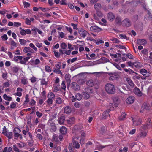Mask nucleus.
<instances>
[{
	"mask_svg": "<svg viewBox=\"0 0 152 152\" xmlns=\"http://www.w3.org/2000/svg\"><path fill=\"white\" fill-rule=\"evenodd\" d=\"M104 88L108 94H113L115 91V86L111 83H107L104 86Z\"/></svg>",
	"mask_w": 152,
	"mask_h": 152,
	"instance_id": "obj_1",
	"label": "nucleus"
},
{
	"mask_svg": "<svg viewBox=\"0 0 152 152\" xmlns=\"http://www.w3.org/2000/svg\"><path fill=\"white\" fill-rule=\"evenodd\" d=\"M79 137L76 136H74L72 139L73 143V146L76 149H78L80 148V144H79Z\"/></svg>",
	"mask_w": 152,
	"mask_h": 152,
	"instance_id": "obj_2",
	"label": "nucleus"
},
{
	"mask_svg": "<svg viewBox=\"0 0 152 152\" xmlns=\"http://www.w3.org/2000/svg\"><path fill=\"white\" fill-rule=\"evenodd\" d=\"M107 74L110 76L109 80L110 81H114L118 78V75L115 72H107Z\"/></svg>",
	"mask_w": 152,
	"mask_h": 152,
	"instance_id": "obj_3",
	"label": "nucleus"
},
{
	"mask_svg": "<svg viewBox=\"0 0 152 152\" xmlns=\"http://www.w3.org/2000/svg\"><path fill=\"white\" fill-rule=\"evenodd\" d=\"M78 32L81 36L83 38H85L88 34L87 31L81 28L79 30Z\"/></svg>",
	"mask_w": 152,
	"mask_h": 152,
	"instance_id": "obj_4",
	"label": "nucleus"
},
{
	"mask_svg": "<svg viewBox=\"0 0 152 152\" xmlns=\"http://www.w3.org/2000/svg\"><path fill=\"white\" fill-rule=\"evenodd\" d=\"M90 30L92 31L98 32L100 31L102 29L96 26H93L90 27Z\"/></svg>",
	"mask_w": 152,
	"mask_h": 152,
	"instance_id": "obj_5",
	"label": "nucleus"
},
{
	"mask_svg": "<svg viewBox=\"0 0 152 152\" xmlns=\"http://www.w3.org/2000/svg\"><path fill=\"white\" fill-rule=\"evenodd\" d=\"M151 109V107L149 104L144 103L142 105L141 110V112H142V110H149Z\"/></svg>",
	"mask_w": 152,
	"mask_h": 152,
	"instance_id": "obj_6",
	"label": "nucleus"
},
{
	"mask_svg": "<svg viewBox=\"0 0 152 152\" xmlns=\"http://www.w3.org/2000/svg\"><path fill=\"white\" fill-rule=\"evenodd\" d=\"M75 98H74V96H73V98L72 99V101L73 102H75L76 101V99L78 100H80L82 97V95L80 93H77L75 95Z\"/></svg>",
	"mask_w": 152,
	"mask_h": 152,
	"instance_id": "obj_7",
	"label": "nucleus"
},
{
	"mask_svg": "<svg viewBox=\"0 0 152 152\" xmlns=\"http://www.w3.org/2000/svg\"><path fill=\"white\" fill-rule=\"evenodd\" d=\"M134 93L139 96H141L142 95V93L140 90L137 87L134 88L133 90Z\"/></svg>",
	"mask_w": 152,
	"mask_h": 152,
	"instance_id": "obj_8",
	"label": "nucleus"
},
{
	"mask_svg": "<svg viewBox=\"0 0 152 152\" xmlns=\"http://www.w3.org/2000/svg\"><path fill=\"white\" fill-rule=\"evenodd\" d=\"M107 17L109 21H113L114 20L115 16L112 12H110L107 14Z\"/></svg>",
	"mask_w": 152,
	"mask_h": 152,
	"instance_id": "obj_9",
	"label": "nucleus"
},
{
	"mask_svg": "<svg viewBox=\"0 0 152 152\" xmlns=\"http://www.w3.org/2000/svg\"><path fill=\"white\" fill-rule=\"evenodd\" d=\"M147 133L145 132L140 131L139 133L137 135V137L138 139H140L145 137Z\"/></svg>",
	"mask_w": 152,
	"mask_h": 152,
	"instance_id": "obj_10",
	"label": "nucleus"
},
{
	"mask_svg": "<svg viewBox=\"0 0 152 152\" xmlns=\"http://www.w3.org/2000/svg\"><path fill=\"white\" fill-rule=\"evenodd\" d=\"M71 87L75 90H79L80 87L76 82H72L71 85Z\"/></svg>",
	"mask_w": 152,
	"mask_h": 152,
	"instance_id": "obj_11",
	"label": "nucleus"
},
{
	"mask_svg": "<svg viewBox=\"0 0 152 152\" xmlns=\"http://www.w3.org/2000/svg\"><path fill=\"white\" fill-rule=\"evenodd\" d=\"M131 25V22L128 18L124 19V27H126L130 26Z\"/></svg>",
	"mask_w": 152,
	"mask_h": 152,
	"instance_id": "obj_12",
	"label": "nucleus"
},
{
	"mask_svg": "<svg viewBox=\"0 0 152 152\" xmlns=\"http://www.w3.org/2000/svg\"><path fill=\"white\" fill-rule=\"evenodd\" d=\"M137 43L138 45H144L147 43V41L145 39H138L137 40Z\"/></svg>",
	"mask_w": 152,
	"mask_h": 152,
	"instance_id": "obj_13",
	"label": "nucleus"
},
{
	"mask_svg": "<svg viewBox=\"0 0 152 152\" xmlns=\"http://www.w3.org/2000/svg\"><path fill=\"white\" fill-rule=\"evenodd\" d=\"M134 98L133 96H129L126 99V102L128 104H132L134 102Z\"/></svg>",
	"mask_w": 152,
	"mask_h": 152,
	"instance_id": "obj_14",
	"label": "nucleus"
},
{
	"mask_svg": "<svg viewBox=\"0 0 152 152\" xmlns=\"http://www.w3.org/2000/svg\"><path fill=\"white\" fill-rule=\"evenodd\" d=\"M110 112V110H107L105 111H104L102 115V118L103 119H105L107 116H110L109 113Z\"/></svg>",
	"mask_w": 152,
	"mask_h": 152,
	"instance_id": "obj_15",
	"label": "nucleus"
},
{
	"mask_svg": "<svg viewBox=\"0 0 152 152\" xmlns=\"http://www.w3.org/2000/svg\"><path fill=\"white\" fill-rule=\"evenodd\" d=\"M125 55H126V56L125 57H124V61H126L128 58L130 59H132L134 58L133 56L130 53H128L126 54L124 53V56H125Z\"/></svg>",
	"mask_w": 152,
	"mask_h": 152,
	"instance_id": "obj_16",
	"label": "nucleus"
},
{
	"mask_svg": "<svg viewBox=\"0 0 152 152\" xmlns=\"http://www.w3.org/2000/svg\"><path fill=\"white\" fill-rule=\"evenodd\" d=\"M60 132L62 135L65 134L67 132V129L64 126H62L60 128Z\"/></svg>",
	"mask_w": 152,
	"mask_h": 152,
	"instance_id": "obj_17",
	"label": "nucleus"
},
{
	"mask_svg": "<svg viewBox=\"0 0 152 152\" xmlns=\"http://www.w3.org/2000/svg\"><path fill=\"white\" fill-rule=\"evenodd\" d=\"M23 51L26 53L28 52H30L31 53H34V50L30 48V47H25L23 50Z\"/></svg>",
	"mask_w": 152,
	"mask_h": 152,
	"instance_id": "obj_18",
	"label": "nucleus"
},
{
	"mask_svg": "<svg viewBox=\"0 0 152 152\" xmlns=\"http://www.w3.org/2000/svg\"><path fill=\"white\" fill-rule=\"evenodd\" d=\"M133 124H134V125L137 126L139 125H140L141 123V120L140 118H138L137 120V121H134L133 119Z\"/></svg>",
	"mask_w": 152,
	"mask_h": 152,
	"instance_id": "obj_19",
	"label": "nucleus"
},
{
	"mask_svg": "<svg viewBox=\"0 0 152 152\" xmlns=\"http://www.w3.org/2000/svg\"><path fill=\"white\" fill-rule=\"evenodd\" d=\"M70 75L69 74H66L65 75V79L67 83L70 84L71 82L70 80Z\"/></svg>",
	"mask_w": 152,
	"mask_h": 152,
	"instance_id": "obj_20",
	"label": "nucleus"
},
{
	"mask_svg": "<svg viewBox=\"0 0 152 152\" xmlns=\"http://www.w3.org/2000/svg\"><path fill=\"white\" fill-rule=\"evenodd\" d=\"M72 110L69 106L66 107L64 109V111L66 114H69L71 113Z\"/></svg>",
	"mask_w": 152,
	"mask_h": 152,
	"instance_id": "obj_21",
	"label": "nucleus"
},
{
	"mask_svg": "<svg viewBox=\"0 0 152 152\" xmlns=\"http://www.w3.org/2000/svg\"><path fill=\"white\" fill-rule=\"evenodd\" d=\"M65 120V117L64 116H61L58 119V122L60 124H63Z\"/></svg>",
	"mask_w": 152,
	"mask_h": 152,
	"instance_id": "obj_22",
	"label": "nucleus"
},
{
	"mask_svg": "<svg viewBox=\"0 0 152 152\" xmlns=\"http://www.w3.org/2000/svg\"><path fill=\"white\" fill-rule=\"evenodd\" d=\"M31 58L30 57H25L23 58V60H22L20 61V63L22 64H26V62H27L29 59Z\"/></svg>",
	"mask_w": 152,
	"mask_h": 152,
	"instance_id": "obj_23",
	"label": "nucleus"
},
{
	"mask_svg": "<svg viewBox=\"0 0 152 152\" xmlns=\"http://www.w3.org/2000/svg\"><path fill=\"white\" fill-rule=\"evenodd\" d=\"M10 49L11 50H13L16 47V44L15 42L12 39L10 42Z\"/></svg>",
	"mask_w": 152,
	"mask_h": 152,
	"instance_id": "obj_24",
	"label": "nucleus"
},
{
	"mask_svg": "<svg viewBox=\"0 0 152 152\" xmlns=\"http://www.w3.org/2000/svg\"><path fill=\"white\" fill-rule=\"evenodd\" d=\"M146 126L147 128H150L151 127V122L150 118H148L146 122Z\"/></svg>",
	"mask_w": 152,
	"mask_h": 152,
	"instance_id": "obj_25",
	"label": "nucleus"
},
{
	"mask_svg": "<svg viewBox=\"0 0 152 152\" xmlns=\"http://www.w3.org/2000/svg\"><path fill=\"white\" fill-rule=\"evenodd\" d=\"M75 118L74 117H72L69 118V119L66 120L67 122L69 124H73L74 122Z\"/></svg>",
	"mask_w": 152,
	"mask_h": 152,
	"instance_id": "obj_26",
	"label": "nucleus"
},
{
	"mask_svg": "<svg viewBox=\"0 0 152 152\" xmlns=\"http://www.w3.org/2000/svg\"><path fill=\"white\" fill-rule=\"evenodd\" d=\"M133 66L137 68H140L142 66V64L139 62H134Z\"/></svg>",
	"mask_w": 152,
	"mask_h": 152,
	"instance_id": "obj_27",
	"label": "nucleus"
},
{
	"mask_svg": "<svg viewBox=\"0 0 152 152\" xmlns=\"http://www.w3.org/2000/svg\"><path fill=\"white\" fill-rule=\"evenodd\" d=\"M23 59V56H15L13 58V60L15 61L18 62V60H19L21 61Z\"/></svg>",
	"mask_w": 152,
	"mask_h": 152,
	"instance_id": "obj_28",
	"label": "nucleus"
},
{
	"mask_svg": "<svg viewBox=\"0 0 152 152\" xmlns=\"http://www.w3.org/2000/svg\"><path fill=\"white\" fill-rule=\"evenodd\" d=\"M94 7L96 10H99L101 8V5L100 3H97L94 5Z\"/></svg>",
	"mask_w": 152,
	"mask_h": 152,
	"instance_id": "obj_29",
	"label": "nucleus"
},
{
	"mask_svg": "<svg viewBox=\"0 0 152 152\" xmlns=\"http://www.w3.org/2000/svg\"><path fill=\"white\" fill-rule=\"evenodd\" d=\"M94 83L92 80H90L86 83L87 85L90 87H92L94 85Z\"/></svg>",
	"mask_w": 152,
	"mask_h": 152,
	"instance_id": "obj_30",
	"label": "nucleus"
},
{
	"mask_svg": "<svg viewBox=\"0 0 152 152\" xmlns=\"http://www.w3.org/2000/svg\"><path fill=\"white\" fill-rule=\"evenodd\" d=\"M21 82L24 85L27 84L28 83L27 78L25 77H23L21 79Z\"/></svg>",
	"mask_w": 152,
	"mask_h": 152,
	"instance_id": "obj_31",
	"label": "nucleus"
},
{
	"mask_svg": "<svg viewBox=\"0 0 152 152\" xmlns=\"http://www.w3.org/2000/svg\"><path fill=\"white\" fill-rule=\"evenodd\" d=\"M4 135L6 136L9 139H11L13 137V135L12 132H7Z\"/></svg>",
	"mask_w": 152,
	"mask_h": 152,
	"instance_id": "obj_32",
	"label": "nucleus"
},
{
	"mask_svg": "<svg viewBox=\"0 0 152 152\" xmlns=\"http://www.w3.org/2000/svg\"><path fill=\"white\" fill-rule=\"evenodd\" d=\"M3 98L5 100L10 101L12 100V97L7 96L6 94H4L3 95Z\"/></svg>",
	"mask_w": 152,
	"mask_h": 152,
	"instance_id": "obj_33",
	"label": "nucleus"
},
{
	"mask_svg": "<svg viewBox=\"0 0 152 152\" xmlns=\"http://www.w3.org/2000/svg\"><path fill=\"white\" fill-rule=\"evenodd\" d=\"M16 145L20 148H22L25 146L26 144L23 142H20V143H17Z\"/></svg>",
	"mask_w": 152,
	"mask_h": 152,
	"instance_id": "obj_34",
	"label": "nucleus"
},
{
	"mask_svg": "<svg viewBox=\"0 0 152 152\" xmlns=\"http://www.w3.org/2000/svg\"><path fill=\"white\" fill-rule=\"evenodd\" d=\"M49 94H48V99L47 100V103L48 104H51L53 103V99H52L51 98H50L48 97V96L49 95Z\"/></svg>",
	"mask_w": 152,
	"mask_h": 152,
	"instance_id": "obj_35",
	"label": "nucleus"
},
{
	"mask_svg": "<svg viewBox=\"0 0 152 152\" xmlns=\"http://www.w3.org/2000/svg\"><path fill=\"white\" fill-rule=\"evenodd\" d=\"M107 106L110 108V109H109L110 110V111L111 110H113L114 109V105L112 103H109V104L107 105Z\"/></svg>",
	"mask_w": 152,
	"mask_h": 152,
	"instance_id": "obj_36",
	"label": "nucleus"
},
{
	"mask_svg": "<svg viewBox=\"0 0 152 152\" xmlns=\"http://www.w3.org/2000/svg\"><path fill=\"white\" fill-rule=\"evenodd\" d=\"M124 71L128 73L129 74H132L133 73H135L134 71L131 69H128L126 68H124Z\"/></svg>",
	"mask_w": 152,
	"mask_h": 152,
	"instance_id": "obj_37",
	"label": "nucleus"
},
{
	"mask_svg": "<svg viewBox=\"0 0 152 152\" xmlns=\"http://www.w3.org/2000/svg\"><path fill=\"white\" fill-rule=\"evenodd\" d=\"M40 83L42 85H47L48 84V82L45 81V78L42 79L41 80Z\"/></svg>",
	"mask_w": 152,
	"mask_h": 152,
	"instance_id": "obj_38",
	"label": "nucleus"
},
{
	"mask_svg": "<svg viewBox=\"0 0 152 152\" xmlns=\"http://www.w3.org/2000/svg\"><path fill=\"white\" fill-rule=\"evenodd\" d=\"M19 41L21 45H24L26 44L27 42L24 39H19Z\"/></svg>",
	"mask_w": 152,
	"mask_h": 152,
	"instance_id": "obj_39",
	"label": "nucleus"
},
{
	"mask_svg": "<svg viewBox=\"0 0 152 152\" xmlns=\"http://www.w3.org/2000/svg\"><path fill=\"white\" fill-rule=\"evenodd\" d=\"M115 21L117 24H120L121 21V18L119 16L115 18Z\"/></svg>",
	"mask_w": 152,
	"mask_h": 152,
	"instance_id": "obj_40",
	"label": "nucleus"
},
{
	"mask_svg": "<svg viewBox=\"0 0 152 152\" xmlns=\"http://www.w3.org/2000/svg\"><path fill=\"white\" fill-rule=\"evenodd\" d=\"M126 80L129 84L132 87L134 86V83L129 78H127Z\"/></svg>",
	"mask_w": 152,
	"mask_h": 152,
	"instance_id": "obj_41",
	"label": "nucleus"
},
{
	"mask_svg": "<svg viewBox=\"0 0 152 152\" xmlns=\"http://www.w3.org/2000/svg\"><path fill=\"white\" fill-rule=\"evenodd\" d=\"M45 71L48 72H50L51 71V69L50 67L48 65H46L45 66Z\"/></svg>",
	"mask_w": 152,
	"mask_h": 152,
	"instance_id": "obj_42",
	"label": "nucleus"
},
{
	"mask_svg": "<svg viewBox=\"0 0 152 152\" xmlns=\"http://www.w3.org/2000/svg\"><path fill=\"white\" fill-rule=\"evenodd\" d=\"M83 94L84 96V99H88L90 97L89 94L86 92H83Z\"/></svg>",
	"mask_w": 152,
	"mask_h": 152,
	"instance_id": "obj_43",
	"label": "nucleus"
},
{
	"mask_svg": "<svg viewBox=\"0 0 152 152\" xmlns=\"http://www.w3.org/2000/svg\"><path fill=\"white\" fill-rule=\"evenodd\" d=\"M96 14L99 17H102L103 16V14L99 10H96Z\"/></svg>",
	"mask_w": 152,
	"mask_h": 152,
	"instance_id": "obj_44",
	"label": "nucleus"
},
{
	"mask_svg": "<svg viewBox=\"0 0 152 152\" xmlns=\"http://www.w3.org/2000/svg\"><path fill=\"white\" fill-rule=\"evenodd\" d=\"M110 40L113 41L114 43H118L119 42L117 39L113 37L111 38Z\"/></svg>",
	"mask_w": 152,
	"mask_h": 152,
	"instance_id": "obj_45",
	"label": "nucleus"
},
{
	"mask_svg": "<svg viewBox=\"0 0 152 152\" xmlns=\"http://www.w3.org/2000/svg\"><path fill=\"white\" fill-rule=\"evenodd\" d=\"M147 128L146 126L145 125H144L139 129V131H140L145 132L144 131H145Z\"/></svg>",
	"mask_w": 152,
	"mask_h": 152,
	"instance_id": "obj_46",
	"label": "nucleus"
},
{
	"mask_svg": "<svg viewBox=\"0 0 152 152\" xmlns=\"http://www.w3.org/2000/svg\"><path fill=\"white\" fill-rule=\"evenodd\" d=\"M56 103L58 104H61V103L62 100L60 98L58 97L56 98Z\"/></svg>",
	"mask_w": 152,
	"mask_h": 152,
	"instance_id": "obj_47",
	"label": "nucleus"
},
{
	"mask_svg": "<svg viewBox=\"0 0 152 152\" xmlns=\"http://www.w3.org/2000/svg\"><path fill=\"white\" fill-rule=\"evenodd\" d=\"M61 87L62 89L65 91L66 88V86L64 81H62Z\"/></svg>",
	"mask_w": 152,
	"mask_h": 152,
	"instance_id": "obj_48",
	"label": "nucleus"
},
{
	"mask_svg": "<svg viewBox=\"0 0 152 152\" xmlns=\"http://www.w3.org/2000/svg\"><path fill=\"white\" fill-rule=\"evenodd\" d=\"M53 87H54V92H57L58 91H59L60 88L58 87V86H57L54 85Z\"/></svg>",
	"mask_w": 152,
	"mask_h": 152,
	"instance_id": "obj_49",
	"label": "nucleus"
},
{
	"mask_svg": "<svg viewBox=\"0 0 152 152\" xmlns=\"http://www.w3.org/2000/svg\"><path fill=\"white\" fill-rule=\"evenodd\" d=\"M17 146L16 145H13V149L14 150L17 152H20V150L18 149L17 147Z\"/></svg>",
	"mask_w": 152,
	"mask_h": 152,
	"instance_id": "obj_50",
	"label": "nucleus"
},
{
	"mask_svg": "<svg viewBox=\"0 0 152 152\" xmlns=\"http://www.w3.org/2000/svg\"><path fill=\"white\" fill-rule=\"evenodd\" d=\"M20 29L21 30L20 32V34L23 36L25 35L26 34L25 30L21 27H20Z\"/></svg>",
	"mask_w": 152,
	"mask_h": 152,
	"instance_id": "obj_51",
	"label": "nucleus"
},
{
	"mask_svg": "<svg viewBox=\"0 0 152 152\" xmlns=\"http://www.w3.org/2000/svg\"><path fill=\"white\" fill-rule=\"evenodd\" d=\"M55 56L56 58H59L60 57V54L58 51H54Z\"/></svg>",
	"mask_w": 152,
	"mask_h": 152,
	"instance_id": "obj_52",
	"label": "nucleus"
},
{
	"mask_svg": "<svg viewBox=\"0 0 152 152\" xmlns=\"http://www.w3.org/2000/svg\"><path fill=\"white\" fill-rule=\"evenodd\" d=\"M23 4L24 8H27L29 7L30 5V4L29 3L27 2L26 1L23 2Z\"/></svg>",
	"mask_w": 152,
	"mask_h": 152,
	"instance_id": "obj_53",
	"label": "nucleus"
},
{
	"mask_svg": "<svg viewBox=\"0 0 152 152\" xmlns=\"http://www.w3.org/2000/svg\"><path fill=\"white\" fill-rule=\"evenodd\" d=\"M60 2V3L61 5H67L66 0H61Z\"/></svg>",
	"mask_w": 152,
	"mask_h": 152,
	"instance_id": "obj_54",
	"label": "nucleus"
},
{
	"mask_svg": "<svg viewBox=\"0 0 152 152\" xmlns=\"http://www.w3.org/2000/svg\"><path fill=\"white\" fill-rule=\"evenodd\" d=\"M60 46L61 48L65 49L66 48L67 45L65 43L63 42L61 44Z\"/></svg>",
	"mask_w": 152,
	"mask_h": 152,
	"instance_id": "obj_55",
	"label": "nucleus"
},
{
	"mask_svg": "<svg viewBox=\"0 0 152 152\" xmlns=\"http://www.w3.org/2000/svg\"><path fill=\"white\" fill-rule=\"evenodd\" d=\"M8 132V131L5 126H4L3 128L2 133L4 135Z\"/></svg>",
	"mask_w": 152,
	"mask_h": 152,
	"instance_id": "obj_56",
	"label": "nucleus"
},
{
	"mask_svg": "<svg viewBox=\"0 0 152 152\" xmlns=\"http://www.w3.org/2000/svg\"><path fill=\"white\" fill-rule=\"evenodd\" d=\"M53 72L55 73L58 74L61 73V71L60 70V69H56V68L53 69Z\"/></svg>",
	"mask_w": 152,
	"mask_h": 152,
	"instance_id": "obj_57",
	"label": "nucleus"
},
{
	"mask_svg": "<svg viewBox=\"0 0 152 152\" xmlns=\"http://www.w3.org/2000/svg\"><path fill=\"white\" fill-rule=\"evenodd\" d=\"M1 38L4 41L7 40L8 39V37L6 34H4L1 36Z\"/></svg>",
	"mask_w": 152,
	"mask_h": 152,
	"instance_id": "obj_58",
	"label": "nucleus"
},
{
	"mask_svg": "<svg viewBox=\"0 0 152 152\" xmlns=\"http://www.w3.org/2000/svg\"><path fill=\"white\" fill-rule=\"evenodd\" d=\"M29 46L30 47L33 48L35 51H37V48L35 47V45L33 43H30L29 44Z\"/></svg>",
	"mask_w": 152,
	"mask_h": 152,
	"instance_id": "obj_59",
	"label": "nucleus"
},
{
	"mask_svg": "<svg viewBox=\"0 0 152 152\" xmlns=\"http://www.w3.org/2000/svg\"><path fill=\"white\" fill-rule=\"evenodd\" d=\"M16 106V104L14 103L13 102H12L10 105V107L11 108L13 109Z\"/></svg>",
	"mask_w": 152,
	"mask_h": 152,
	"instance_id": "obj_60",
	"label": "nucleus"
},
{
	"mask_svg": "<svg viewBox=\"0 0 152 152\" xmlns=\"http://www.w3.org/2000/svg\"><path fill=\"white\" fill-rule=\"evenodd\" d=\"M25 23L26 24L28 25H30L31 24V21L28 18H26V19Z\"/></svg>",
	"mask_w": 152,
	"mask_h": 152,
	"instance_id": "obj_61",
	"label": "nucleus"
},
{
	"mask_svg": "<svg viewBox=\"0 0 152 152\" xmlns=\"http://www.w3.org/2000/svg\"><path fill=\"white\" fill-rule=\"evenodd\" d=\"M14 137L15 139H17L19 137L20 135V134L19 133H17L16 132H14Z\"/></svg>",
	"mask_w": 152,
	"mask_h": 152,
	"instance_id": "obj_62",
	"label": "nucleus"
},
{
	"mask_svg": "<svg viewBox=\"0 0 152 152\" xmlns=\"http://www.w3.org/2000/svg\"><path fill=\"white\" fill-rule=\"evenodd\" d=\"M13 72H14L16 73L19 70V69L17 67H14L12 69Z\"/></svg>",
	"mask_w": 152,
	"mask_h": 152,
	"instance_id": "obj_63",
	"label": "nucleus"
},
{
	"mask_svg": "<svg viewBox=\"0 0 152 152\" xmlns=\"http://www.w3.org/2000/svg\"><path fill=\"white\" fill-rule=\"evenodd\" d=\"M69 151L70 152H74V150H75V148H73V146L72 147L70 145V144H69Z\"/></svg>",
	"mask_w": 152,
	"mask_h": 152,
	"instance_id": "obj_64",
	"label": "nucleus"
}]
</instances>
